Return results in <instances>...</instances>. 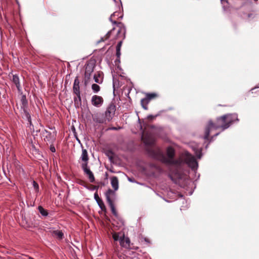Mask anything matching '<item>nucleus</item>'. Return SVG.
Instances as JSON below:
<instances>
[{"label": "nucleus", "mask_w": 259, "mask_h": 259, "mask_svg": "<svg viewBox=\"0 0 259 259\" xmlns=\"http://www.w3.org/2000/svg\"><path fill=\"white\" fill-rule=\"evenodd\" d=\"M146 151L150 157L168 166L170 170L179 179L181 178V172L184 171L185 164L191 168L195 176H196L198 162L195 157L190 153H188L185 160H183L181 158H175L176 151L171 146L167 148L165 154L159 148L154 150L148 148Z\"/></svg>", "instance_id": "f257e3e1"}, {"label": "nucleus", "mask_w": 259, "mask_h": 259, "mask_svg": "<svg viewBox=\"0 0 259 259\" xmlns=\"http://www.w3.org/2000/svg\"><path fill=\"white\" fill-rule=\"evenodd\" d=\"M80 159L83 161L81 164V167L84 173L88 176L90 182L94 183L95 181V178L93 172L90 169L88 166L89 155L88 151L85 149H82V153Z\"/></svg>", "instance_id": "f03ea898"}, {"label": "nucleus", "mask_w": 259, "mask_h": 259, "mask_svg": "<svg viewBox=\"0 0 259 259\" xmlns=\"http://www.w3.org/2000/svg\"><path fill=\"white\" fill-rule=\"evenodd\" d=\"M217 119L218 121L221 120L223 123L221 125L222 131L228 128L232 124L235 123V122H238L239 121L238 118V114L236 113L224 114L217 117Z\"/></svg>", "instance_id": "7ed1b4c3"}, {"label": "nucleus", "mask_w": 259, "mask_h": 259, "mask_svg": "<svg viewBox=\"0 0 259 259\" xmlns=\"http://www.w3.org/2000/svg\"><path fill=\"white\" fill-rule=\"evenodd\" d=\"M212 127L215 129H218L219 127H221V125H217L212 122L211 120H209L208 124L206 125L205 128V135L204 136V139L205 140L209 141V142H212L214 140V138L220 134V133H217L213 136L209 137L210 128Z\"/></svg>", "instance_id": "20e7f679"}, {"label": "nucleus", "mask_w": 259, "mask_h": 259, "mask_svg": "<svg viewBox=\"0 0 259 259\" xmlns=\"http://www.w3.org/2000/svg\"><path fill=\"white\" fill-rule=\"evenodd\" d=\"M95 66V64L92 62H89L86 64L84 76V85L85 87L88 85L90 81L91 74L94 70Z\"/></svg>", "instance_id": "39448f33"}, {"label": "nucleus", "mask_w": 259, "mask_h": 259, "mask_svg": "<svg viewBox=\"0 0 259 259\" xmlns=\"http://www.w3.org/2000/svg\"><path fill=\"white\" fill-rule=\"evenodd\" d=\"M116 106L113 103L110 104L106 108L104 116L107 119V121H111L115 114Z\"/></svg>", "instance_id": "423d86ee"}, {"label": "nucleus", "mask_w": 259, "mask_h": 259, "mask_svg": "<svg viewBox=\"0 0 259 259\" xmlns=\"http://www.w3.org/2000/svg\"><path fill=\"white\" fill-rule=\"evenodd\" d=\"M103 102V98L101 96L94 95L92 97V104L93 106L96 107H101L102 105Z\"/></svg>", "instance_id": "0eeeda50"}, {"label": "nucleus", "mask_w": 259, "mask_h": 259, "mask_svg": "<svg viewBox=\"0 0 259 259\" xmlns=\"http://www.w3.org/2000/svg\"><path fill=\"white\" fill-rule=\"evenodd\" d=\"M21 218L22 224L25 228H33L37 226V225L36 223H33L31 222H29V220L23 213L21 214Z\"/></svg>", "instance_id": "6e6552de"}, {"label": "nucleus", "mask_w": 259, "mask_h": 259, "mask_svg": "<svg viewBox=\"0 0 259 259\" xmlns=\"http://www.w3.org/2000/svg\"><path fill=\"white\" fill-rule=\"evenodd\" d=\"M94 197L101 209L104 212L106 211V207L103 200L99 197L98 192L94 193Z\"/></svg>", "instance_id": "1a4fd4ad"}, {"label": "nucleus", "mask_w": 259, "mask_h": 259, "mask_svg": "<svg viewBox=\"0 0 259 259\" xmlns=\"http://www.w3.org/2000/svg\"><path fill=\"white\" fill-rule=\"evenodd\" d=\"M117 27L119 28L117 32V37H119L120 34H122L123 39L125 38L126 35V27L125 25L122 22H118L117 23Z\"/></svg>", "instance_id": "9d476101"}, {"label": "nucleus", "mask_w": 259, "mask_h": 259, "mask_svg": "<svg viewBox=\"0 0 259 259\" xmlns=\"http://www.w3.org/2000/svg\"><path fill=\"white\" fill-rule=\"evenodd\" d=\"M76 96L73 97L74 105L76 109H78L81 107V98L80 93H75Z\"/></svg>", "instance_id": "9b49d317"}, {"label": "nucleus", "mask_w": 259, "mask_h": 259, "mask_svg": "<svg viewBox=\"0 0 259 259\" xmlns=\"http://www.w3.org/2000/svg\"><path fill=\"white\" fill-rule=\"evenodd\" d=\"M20 112L22 115V117L24 119H28L31 117V115L29 112L28 107L20 108Z\"/></svg>", "instance_id": "f8f14e48"}, {"label": "nucleus", "mask_w": 259, "mask_h": 259, "mask_svg": "<svg viewBox=\"0 0 259 259\" xmlns=\"http://www.w3.org/2000/svg\"><path fill=\"white\" fill-rule=\"evenodd\" d=\"M43 133L47 134V135L45 138V140L51 144H53L56 140L55 137L53 136L52 133L47 130H45Z\"/></svg>", "instance_id": "ddd939ff"}, {"label": "nucleus", "mask_w": 259, "mask_h": 259, "mask_svg": "<svg viewBox=\"0 0 259 259\" xmlns=\"http://www.w3.org/2000/svg\"><path fill=\"white\" fill-rule=\"evenodd\" d=\"M113 239L114 241H119L121 246H124V244L123 240L124 239V234H123L122 236H120L118 233H114L112 235Z\"/></svg>", "instance_id": "4468645a"}, {"label": "nucleus", "mask_w": 259, "mask_h": 259, "mask_svg": "<svg viewBox=\"0 0 259 259\" xmlns=\"http://www.w3.org/2000/svg\"><path fill=\"white\" fill-rule=\"evenodd\" d=\"M257 15L254 13H243L241 15V17L248 21H251L257 17Z\"/></svg>", "instance_id": "2eb2a0df"}, {"label": "nucleus", "mask_w": 259, "mask_h": 259, "mask_svg": "<svg viewBox=\"0 0 259 259\" xmlns=\"http://www.w3.org/2000/svg\"><path fill=\"white\" fill-rule=\"evenodd\" d=\"M12 81L15 84L18 91H19V93L22 94V92L20 89L19 77L17 74H14L13 75Z\"/></svg>", "instance_id": "dca6fc26"}, {"label": "nucleus", "mask_w": 259, "mask_h": 259, "mask_svg": "<svg viewBox=\"0 0 259 259\" xmlns=\"http://www.w3.org/2000/svg\"><path fill=\"white\" fill-rule=\"evenodd\" d=\"M73 92L74 94L80 93L79 88V80L78 76H76L74 80L73 85Z\"/></svg>", "instance_id": "f3484780"}, {"label": "nucleus", "mask_w": 259, "mask_h": 259, "mask_svg": "<svg viewBox=\"0 0 259 259\" xmlns=\"http://www.w3.org/2000/svg\"><path fill=\"white\" fill-rule=\"evenodd\" d=\"M157 96V94L154 93H147L146 94V97L142 99V102L145 101L146 104H148L150 101L155 97Z\"/></svg>", "instance_id": "a211bd4d"}, {"label": "nucleus", "mask_w": 259, "mask_h": 259, "mask_svg": "<svg viewBox=\"0 0 259 259\" xmlns=\"http://www.w3.org/2000/svg\"><path fill=\"white\" fill-rule=\"evenodd\" d=\"M111 184L114 191H117L119 188V183L118 178L116 176H113L111 178Z\"/></svg>", "instance_id": "6ab92c4d"}, {"label": "nucleus", "mask_w": 259, "mask_h": 259, "mask_svg": "<svg viewBox=\"0 0 259 259\" xmlns=\"http://www.w3.org/2000/svg\"><path fill=\"white\" fill-rule=\"evenodd\" d=\"M37 209L42 217H47L49 215L48 211L45 209L41 205H39L37 207Z\"/></svg>", "instance_id": "aec40b11"}, {"label": "nucleus", "mask_w": 259, "mask_h": 259, "mask_svg": "<svg viewBox=\"0 0 259 259\" xmlns=\"http://www.w3.org/2000/svg\"><path fill=\"white\" fill-rule=\"evenodd\" d=\"M21 105L20 108L28 107V101L26 99L25 95H22L21 98Z\"/></svg>", "instance_id": "412c9836"}, {"label": "nucleus", "mask_w": 259, "mask_h": 259, "mask_svg": "<svg viewBox=\"0 0 259 259\" xmlns=\"http://www.w3.org/2000/svg\"><path fill=\"white\" fill-rule=\"evenodd\" d=\"M110 209H111V212L112 213V214L115 216V217H117L118 216V213L116 210V208H115V205L114 204V202H113V201H109V202H107Z\"/></svg>", "instance_id": "4be33fe9"}, {"label": "nucleus", "mask_w": 259, "mask_h": 259, "mask_svg": "<svg viewBox=\"0 0 259 259\" xmlns=\"http://www.w3.org/2000/svg\"><path fill=\"white\" fill-rule=\"evenodd\" d=\"M105 154L108 157L110 162H113L114 152L112 150L109 149L105 152Z\"/></svg>", "instance_id": "5701e85b"}, {"label": "nucleus", "mask_w": 259, "mask_h": 259, "mask_svg": "<svg viewBox=\"0 0 259 259\" xmlns=\"http://www.w3.org/2000/svg\"><path fill=\"white\" fill-rule=\"evenodd\" d=\"M107 121V119L104 116V114H100L97 115L96 118V122L99 123H104Z\"/></svg>", "instance_id": "b1692460"}, {"label": "nucleus", "mask_w": 259, "mask_h": 259, "mask_svg": "<svg viewBox=\"0 0 259 259\" xmlns=\"http://www.w3.org/2000/svg\"><path fill=\"white\" fill-rule=\"evenodd\" d=\"M115 191L111 189H108V190L105 192V195L106 198L107 202L111 201H113L111 198H110V195L111 194H114V192Z\"/></svg>", "instance_id": "393cba45"}, {"label": "nucleus", "mask_w": 259, "mask_h": 259, "mask_svg": "<svg viewBox=\"0 0 259 259\" xmlns=\"http://www.w3.org/2000/svg\"><path fill=\"white\" fill-rule=\"evenodd\" d=\"M16 169L20 174H21L24 177L26 176V174L22 165L17 163L15 165Z\"/></svg>", "instance_id": "a878e982"}, {"label": "nucleus", "mask_w": 259, "mask_h": 259, "mask_svg": "<svg viewBox=\"0 0 259 259\" xmlns=\"http://www.w3.org/2000/svg\"><path fill=\"white\" fill-rule=\"evenodd\" d=\"M193 150H194V154H195V156H196V157L199 159H201L203 156V153L202 152V148H195L193 149Z\"/></svg>", "instance_id": "bb28decb"}, {"label": "nucleus", "mask_w": 259, "mask_h": 259, "mask_svg": "<svg viewBox=\"0 0 259 259\" xmlns=\"http://www.w3.org/2000/svg\"><path fill=\"white\" fill-rule=\"evenodd\" d=\"M52 234L56 236L59 239H62L64 237L63 233L61 230H54L52 232Z\"/></svg>", "instance_id": "cd10ccee"}, {"label": "nucleus", "mask_w": 259, "mask_h": 259, "mask_svg": "<svg viewBox=\"0 0 259 259\" xmlns=\"http://www.w3.org/2000/svg\"><path fill=\"white\" fill-rule=\"evenodd\" d=\"M100 87L96 83H93L92 85V90L94 93H98L100 91Z\"/></svg>", "instance_id": "c85d7f7f"}, {"label": "nucleus", "mask_w": 259, "mask_h": 259, "mask_svg": "<svg viewBox=\"0 0 259 259\" xmlns=\"http://www.w3.org/2000/svg\"><path fill=\"white\" fill-rule=\"evenodd\" d=\"M130 239L128 237H125L124 236V239L123 240V242H124V246H122V247H128L130 246Z\"/></svg>", "instance_id": "c756f323"}, {"label": "nucleus", "mask_w": 259, "mask_h": 259, "mask_svg": "<svg viewBox=\"0 0 259 259\" xmlns=\"http://www.w3.org/2000/svg\"><path fill=\"white\" fill-rule=\"evenodd\" d=\"M32 185L33 187L35 190V191L36 193H38L39 191V185L34 180H33L32 181Z\"/></svg>", "instance_id": "7c9ffc66"}, {"label": "nucleus", "mask_w": 259, "mask_h": 259, "mask_svg": "<svg viewBox=\"0 0 259 259\" xmlns=\"http://www.w3.org/2000/svg\"><path fill=\"white\" fill-rule=\"evenodd\" d=\"M99 77V75H97L96 74H95L94 75V79L96 83L101 84L103 82V79H100Z\"/></svg>", "instance_id": "2f4dec72"}, {"label": "nucleus", "mask_w": 259, "mask_h": 259, "mask_svg": "<svg viewBox=\"0 0 259 259\" xmlns=\"http://www.w3.org/2000/svg\"><path fill=\"white\" fill-rule=\"evenodd\" d=\"M159 114H157L155 115H152V114H150L149 115L147 116V118L150 121H152L156 117H157L158 116H159Z\"/></svg>", "instance_id": "473e14b6"}, {"label": "nucleus", "mask_w": 259, "mask_h": 259, "mask_svg": "<svg viewBox=\"0 0 259 259\" xmlns=\"http://www.w3.org/2000/svg\"><path fill=\"white\" fill-rule=\"evenodd\" d=\"M120 12H115L114 13H113L110 17H117L118 18H120V19H122V18H123V14H122L121 15H120V16H119V14Z\"/></svg>", "instance_id": "72a5a7b5"}, {"label": "nucleus", "mask_w": 259, "mask_h": 259, "mask_svg": "<svg viewBox=\"0 0 259 259\" xmlns=\"http://www.w3.org/2000/svg\"><path fill=\"white\" fill-rule=\"evenodd\" d=\"M115 30V27H113L112 29H111L110 31H109L105 36H104L105 37L106 39H108L111 36V33L112 32Z\"/></svg>", "instance_id": "f704fd0d"}, {"label": "nucleus", "mask_w": 259, "mask_h": 259, "mask_svg": "<svg viewBox=\"0 0 259 259\" xmlns=\"http://www.w3.org/2000/svg\"><path fill=\"white\" fill-rule=\"evenodd\" d=\"M123 38H122V40H121L120 41H118L116 46V50H121V47L122 46V42H123Z\"/></svg>", "instance_id": "c9c22d12"}, {"label": "nucleus", "mask_w": 259, "mask_h": 259, "mask_svg": "<svg viewBox=\"0 0 259 259\" xmlns=\"http://www.w3.org/2000/svg\"><path fill=\"white\" fill-rule=\"evenodd\" d=\"M114 63L116 65H117V68L119 70H121V67L119 65H117L120 63V58H117V59L114 61Z\"/></svg>", "instance_id": "e433bc0d"}, {"label": "nucleus", "mask_w": 259, "mask_h": 259, "mask_svg": "<svg viewBox=\"0 0 259 259\" xmlns=\"http://www.w3.org/2000/svg\"><path fill=\"white\" fill-rule=\"evenodd\" d=\"M127 180H128V181L129 182H132V183H136L139 184H140V185H143V184H142V183H138V182H137L135 180V179L134 178H133V177H128V178H127Z\"/></svg>", "instance_id": "4c0bfd02"}, {"label": "nucleus", "mask_w": 259, "mask_h": 259, "mask_svg": "<svg viewBox=\"0 0 259 259\" xmlns=\"http://www.w3.org/2000/svg\"><path fill=\"white\" fill-rule=\"evenodd\" d=\"M141 106H142L144 110H147L148 109L147 104H146L145 101H143L142 102V100H141Z\"/></svg>", "instance_id": "58836bf2"}, {"label": "nucleus", "mask_w": 259, "mask_h": 259, "mask_svg": "<svg viewBox=\"0 0 259 259\" xmlns=\"http://www.w3.org/2000/svg\"><path fill=\"white\" fill-rule=\"evenodd\" d=\"M99 189V186H95L94 187H91L90 189V191H93L96 190L97 192L98 190Z\"/></svg>", "instance_id": "ea45409f"}, {"label": "nucleus", "mask_w": 259, "mask_h": 259, "mask_svg": "<svg viewBox=\"0 0 259 259\" xmlns=\"http://www.w3.org/2000/svg\"><path fill=\"white\" fill-rule=\"evenodd\" d=\"M26 120H27L28 121V126L31 128V127L32 126V127H34L33 124H32V121H31V117L29 118V119H27Z\"/></svg>", "instance_id": "a19ab883"}, {"label": "nucleus", "mask_w": 259, "mask_h": 259, "mask_svg": "<svg viewBox=\"0 0 259 259\" xmlns=\"http://www.w3.org/2000/svg\"><path fill=\"white\" fill-rule=\"evenodd\" d=\"M34 204H35L34 201H33V202L27 201V205L28 207L34 206Z\"/></svg>", "instance_id": "79ce46f5"}, {"label": "nucleus", "mask_w": 259, "mask_h": 259, "mask_svg": "<svg viewBox=\"0 0 259 259\" xmlns=\"http://www.w3.org/2000/svg\"><path fill=\"white\" fill-rule=\"evenodd\" d=\"M50 150L53 153H55L56 152L55 147L52 144L50 145Z\"/></svg>", "instance_id": "37998d69"}, {"label": "nucleus", "mask_w": 259, "mask_h": 259, "mask_svg": "<svg viewBox=\"0 0 259 259\" xmlns=\"http://www.w3.org/2000/svg\"><path fill=\"white\" fill-rule=\"evenodd\" d=\"M80 184L81 185H82L84 188H85L87 189L90 190V189L91 187H89L88 185L84 184V183L82 182V183H80Z\"/></svg>", "instance_id": "c03bdc74"}, {"label": "nucleus", "mask_w": 259, "mask_h": 259, "mask_svg": "<svg viewBox=\"0 0 259 259\" xmlns=\"http://www.w3.org/2000/svg\"><path fill=\"white\" fill-rule=\"evenodd\" d=\"M121 55V52L120 50H116V56L117 58H120Z\"/></svg>", "instance_id": "a18cd8bd"}, {"label": "nucleus", "mask_w": 259, "mask_h": 259, "mask_svg": "<svg viewBox=\"0 0 259 259\" xmlns=\"http://www.w3.org/2000/svg\"><path fill=\"white\" fill-rule=\"evenodd\" d=\"M222 4L223 5V9L225 10V4H228V1L227 0H221Z\"/></svg>", "instance_id": "49530a36"}, {"label": "nucleus", "mask_w": 259, "mask_h": 259, "mask_svg": "<svg viewBox=\"0 0 259 259\" xmlns=\"http://www.w3.org/2000/svg\"><path fill=\"white\" fill-rule=\"evenodd\" d=\"M138 122L139 123L140 130L143 132L144 131L143 130V125L142 124L141 121L139 118L138 119Z\"/></svg>", "instance_id": "de8ad7c7"}, {"label": "nucleus", "mask_w": 259, "mask_h": 259, "mask_svg": "<svg viewBox=\"0 0 259 259\" xmlns=\"http://www.w3.org/2000/svg\"><path fill=\"white\" fill-rule=\"evenodd\" d=\"M105 40H106V39H105V37H101L100 39L97 42V44H98L101 42H103Z\"/></svg>", "instance_id": "09e8293b"}, {"label": "nucleus", "mask_w": 259, "mask_h": 259, "mask_svg": "<svg viewBox=\"0 0 259 259\" xmlns=\"http://www.w3.org/2000/svg\"><path fill=\"white\" fill-rule=\"evenodd\" d=\"M109 20H110V21L111 22V23H112V24H113V25L116 24V25H117V23H118V22H116V21H115V20H113L112 19V17H110L109 18Z\"/></svg>", "instance_id": "8fccbe9b"}, {"label": "nucleus", "mask_w": 259, "mask_h": 259, "mask_svg": "<svg viewBox=\"0 0 259 259\" xmlns=\"http://www.w3.org/2000/svg\"><path fill=\"white\" fill-rule=\"evenodd\" d=\"M144 241L147 243H150V240L147 238H144Z\"/></svg>", "instance_id": "3c124183"}, {"label": "nucleus", "mask_w": 259, "mask_h": 259, "mask_svg": "<svg viewBox=\"0 0 259 259\" xmlns=\"http://www.w3.org/2000/svg\"><path fill=\"white\" fill-rule=\"evenodd\" d=\"M169 178L174 182H175V183H176V182L175 181V180H174V178L172 177V176L171 175H169Z\"/></svg>", "instance_id": "603ef678"}, {"label": "nucleus", "mask_w": 259, "mask_h": 259, "mask_svg": "<svg viewBox=\"0 0 259 259\" xmlns=\"http://www.w3.org/2000/svg\"><path fill=\"white\" fill-rule=\"evenodd\" d=\"M259 88V87H255V88H253L251 89L250 91H251V92L253 93V91H254V90H255L256 89H257V88Z\"/></svg>", "instance_id": "864d4df0"}, {"label": "nucleus", "mask_w": 259, "mask_h": 259, "mask_svg": "<svg viewBox=\"0 0 259 259\" xmlns=\"http://www.w3.org/2000/svg\"><path fill=\"white\" fill-rule=\"evenodd\" d=\"M193 192H194V190H191L190 192H189L188 195L191 196V195H192Z\"/></svg>", "instance_id": "5fc2aeb1"}, {"label": "nucleus", "mask_w": 259, "mask_h": 259, "mask_svg": "<svg viewBox=\"0 0 259 259\" xmlns=\"http://www.w3.org/2000/svg\"><path fill=\"white\" fill-rule=\"evenodd\" d=\"M151 167H154V168H157V166L155 164H151Z\"/></svg>", "instance_id": "6e6d98bb"}, {"label": "nucleus", "mask_w": 259, "mask_h": 259, "mask_svg": "<svg viewBox=\"0 0 259 259\" xmlns=\"http://www.w3.org/2000/svg\"><path fill=\"white\" fill-rule=\"evenodd\" d=\"M199 177H200V174H199L197 177V178L196 179L195 181H197L199 179Z\"/></svg>", "instance_id": "4d7b16f0"}, {"label": "nucleus", "mask_w": 259, "mask_h": 259, "mask_svg": "<svg viewBox=\"0 0 259 259\" xmlns=\"http://www.w3.org/2000/svg\"><path fill=\"white\" fill-rule=\"evenodd\" d=\"M74 136H75V138H76V140H77L79 143H80V140H79V139H78V138L75 136V135H74Z\"/></svg>", "instance_id": "13d9d810"}, {"label": "nucleus", "mask_w": 259, "mask_h": 259, "mask_svg": "<svg viewBox=\"0 0 259 259\" xmlns=\"http://www.w3.org/2000/svg\"><path fill=\"white\" fill-rule=\"evenodd\" d=\"M72 129V131L74 132V133H75V134H76V133L75 132V127H73Z\"/></svg>", "instance_id": "bf43d9fd"}, {"label": "nucleus", "mask_w": 259, "mask_h": 259, "mask_svg": "<svg viewBox=\"0 0 259 259\" xmlns=\"http://www.w3.org/2000/svg\"><path fill=\"white\" fill-rule=\"evenodd\" d=\"M29 222H32L33 223H35L34 222V220H32L30 219H29Z\"/></svg>", "instance_id": "052dcab7"}, {"label": "nucleus", "mask_w": 259, "mask_h": 259, "mask_svg": "<svg viewBox=\"0 0 259 259\" xmlns=\"http://www.w3.org/2000/svg\"><path fill=\"white\" fill-rule=\"evenodd\" d=\"M7 178L9 180V182L12 183L11 180V179L10 178H8V177H7Z\"/></svg>", "instance_id": "680f3d73"}, {"label": "nucleus", "mask_w": 259, "mask_h": 259, "mask_svg": "<svg viewBox=\"0 0 259 259\" xmlns=\"http://www.w3.org/2000/svg\"><path fill=\"white\" fill-rule=\"evenodd\" d=\"M100 184L101 185V186H104V183L103 182H100Z\"/></svg>", "instance_id": "e2e57ef3"}, {"label": "nucleus", "mask_w": 259, "mask_h": 259, "mask_svg": "<svg viewBox=\"0 0 259 259\" xmlns=\"http://www.w3.org/2000/svg\"><path fill=\"white\" fill-rule=\"evenodd\" d=\"M49 129H50V130H53V129H55V127H49Z\"/></svg>", "instance_id": "0e129e2a"}, {"label": "nucleus", "mask_w": 259, "mask_h": 259, "mask_svg": "<svg viewBox=\"0 0 259 259\" xmlns=\"http://www.w3.org/2000/svg\"><path fill=\"white\" fill-rule=\"evenodd\" d=\"M105 49V47H103L101 49V51H103Z\"/></svg>", "instance_id": "69168bd1"}, {"label": "nucleus", "mask_w": 259, "mask_h": 259, "mask_svg": "<svg viewBox=\"0 0 259 259\" xmlns=\"http://www.w3.org/2000/svg\"><path fill=\"white\" fill-rule=\"evenodd\" d=\"M143 122L144 125H145V126L147 125V124L144 121H143Z\"/></svg>", "instance_id": "338daca9"}, {"label": "nucleus", "mask_w": 259, "mask_h": 259, "mask_svg": "<svg viewBox=\"0 0 259 259\" xmlns=\"http://www.w3.org/2000/svg\"><path fill=\"white\" fill-rule=\"evenodd\" d=\"M39 132H40V130H37V131H36V134H37V133H39Z\"/></svg>", "instance_id": "774afa93"}]
</instances>
